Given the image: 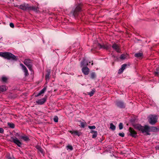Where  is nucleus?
Listing matches in <instances>:
<instances>
[{
  "mask_svg": "<svg viewBox=\"0 0 159 159\" xmlns=\"http://www.w3.org/2000/svg\"><path fill=\"white\" fill-rule=\"evenodd\" d=\"M2 81L4 82H6L7 80V78L5 76H2Z\"/></svg>",
  "mask_w": 159,
  "mask_h": 159,
  "instance_id": "nucleus-29",
  "label": "nucleus"
},
{
  "mask_svg": "<svg viewBox=\"0 0 159 159\" xmlns=\"http://www.w3.org/2000/svg\"><path fill=\"white\" fill-rule=\"evenodd\" d=\"M110 125V128L111 129L113 130H114L115 129L116 127L112 123H111Z\"/></svg>",
  "mask_w": 159,
  "mask_h": 159,
  "instance_id": "nucleus-24",
  "label": "nucleus"
},
{
  "mask_svg": "<svg viewBox=\"0 0 159 159\" xmlns=\"http://www.w3.org/2000/svg\"><path fill=\"white\" fill-rule=\"evenodd\" d=\"M58 118L57 116H55L53 118L54 121L55 122H57L58 121Z\"/></svg>",
  "mask_w": 159,
  "mask_h": 159,
  "instance_id": "nucleus-30",
  "label": "nucleus"
},
{
  "mask_svg": "<svg viewBox=\"0 0 159 159\" xmlns=\"http://www.w3.org/2000/svg\"><path fill=\"white\" fill-rule=\"evenodd\" d=\"M116 106L120 108H125V104L123 102L120 101H117L116 102Z\"/></svg>",
  "mask_w": 159,
  "mask_h": 159,
  "instance_id": "nucleus-9",
  "label": "nucleus"
},
{
  "mask_svg": "<svg viewBox=\"0 0 159 159\" xmlns=\"http://www.w3.org/2000/svg\"><path fill=\"white\" fill-rule=\"evenodd\" d=\"M98 135V133L97 132H96L94 134L92 135V138H95L97 136V135Z\"/></svg>",
  "mask_w": 159,
  "mask_h": 159,
  "instance_id": "nucleus-35",
  "label": "nucleus"
},
{
  "mask_svg": "<svg viewBox=\"0 0 159 159\" xmlns=\"http://www.w3.org/2000/svg\"><path fill=\"white\" fill-rule=\"evenodd\" d=\"M134 128L141 131L142 133H145L147 135H149V132L151 131L156 132L157 131L158 129L156 127H150L149 126L146 125L142 126L139 124H136L134 125Z\"/></svg>",
  "mask_w": 159,
  "mask_h": 159,
  "instance_id": "nucleus-1",
  "label": "nucleus"
},
{
  "mask_svg": "<svg viewBox=\"0 0 159 159\" xmlns=\"http://www.w3.org/2000/svg\"><path fill=\"white\" fill-rule=\"evenodd\" d=\"M112 48L118 52H120V50L119 46L116 43H114L112 46Z\"/></svg>",
  "mask_w": 159,
  "mask_h": 159,
  "instance_id": "nucleus-14",
  "label": "nucleus"
},
{
  "mask_svg": "<svg viewBox=\"0 0 159 159\" xmlns=\"http://www.w3.org/2000/svg\"><path fill=\"white\" fill-rule=\"evenodd\" d=\"M95 92V89H92V90L90 92L88 93V94L90 96V97L92 96L94 94Z\"/></svg>",
  "mask_w": 159,
  "mask_h": 159,
  "instance_id": "nucleus-23",
  "label": "nucleus"
},
{
  "mask_svg": "<svg viewBox=\"0 0 159 159\" xmlns=\"http://www.w3.org/2000/svg\"><path fill=\"white\" fill-rule=\"evenodd\" d=\"M46 89L47 87H45L39 92L37 94V95H35V97H38L41 95L42 94L44 93L46 91Z\"/></svg>",
  "mask_w": 159,
  "mask_h": 159,
  "instance_id": "nucleus-16",
  "label": "nucleus"
},
{
  "mask_svg": "<svg viewBox=\"0 0 159 159\" xmlns=\"http://www.w3.org/2000/svg\"><path fill=\"white\" fill-rule=\"evenodd\" d=\"M82 72L85 75H88L89 72V69L87 67H83L82 69Z\"/></svg>",
  "mask_w": 159,
  "mask_h": 159,
  "instance_id": "nucleus-11",
  "label": "nucleus"
},
{
  "mask_svg": "<svg viewBox=\"0 0 159 159\" xmlns=\"http://www.w3.org/2000/svg\"><path fill=\"white\" fill-rule=\"evenodd\" d=\"M29 4L24 3L20 6H18L17 7L24 11H28Z\"/></svg>",
  "mask_w": 159,
  "mask_h": 159,
  "instance_id": "nucleus-7",
  "label": "nucleus"
},
{
  "mask_svg": "<svg viewBox=\"0 0 159 159\" xmlns=\"http://www.w3.org/2000/svg\"><path fill=\"white\" fill-rule=\"evenodd\" d=\"M159 72H154V74L155 75L158 76L159 74Z\"/></svg>",
  "mask_w": 159,
  "mask_h": 159,
  "instance_id": "nucleus-40",
  "label": "nucleus"
},
{
  "mask_svg": "<svg viewBox=\"0 0 159 159\" xmlns=\"http://www.w3.org/2000/svg\"><path fill=\"white\" fill-rule=\"evenodd\" d=\"M8 125L9 126V127L11 128H14L15 127V125L13 123H8Z\"/></svg>",
  "mask_w": 159,
  "mask_h": 159,
  "instance_id": "nucleus-26",
  "label": "nucleus"
},
{
  "mask_svg": "<svg viewBox=\"0 0 159 159\" xmlns=\"http://www.w3.org/2000/svg\"><path fill=\"white\" fill-rule=\"evenodd\" d=\"M126 57L125 55L124 54H122L121 55L120 58V59L123 60L125 59Z\"/></svg>",
  "mask_w": 159,
  "mask_h": 159,
  "instance_id": "nucleus-32",
  "label": "nucleus"
},
{
  "mask_svg": "<svg viewBox=\"0 0 159 159\" xmlns=\"http://www.w3.org/2000/svg\"><path fill=\"white\" fill-rule=\"evenodd\" d=\"M101 47L106 49H108V47L107 45H102L101 46Z\"/></svg>",
  "mask_w": 159,
  "mask_h": 159,
  "instance_id": "nucleus-36",
  "label": "nucleus"
},
{
  "mask_svg": "<svg viewBox=\"0 0 159 159\" xmlns=\"http://www.w3.org/2000/svg\"><path fill=\"white\" fill-rule=\"evenodd\" d=\"M10 26L12 28H14V24L12 23H11L10 24Z\"/></svg>",
  "mask_w": 159,
  "mask_h": 159,
  "instance_id": "nucleus-38",
  "label": "nucleus"
},
{
  "mask_svg": "<svg viewBox=\"0 0 159 159\" xmlns=\"http://www.w3.org/2000/svg\"><path fill=\"white\" fill-rule=\"evenodd\" d=\"M24 64L27 66L29 69L30 70H32L31 61L29 59H26L24 61Z\"/></svg>",
  "mask_w": 159,
  "mask_h": 159,
  "instance_id": "nucleus-6",
  "label": "nucleus"
},
{
  "mask_svg": "<svg viewBox=\"0 0 159 159\" xmlns=\"http://www.w3.org/2000/svg\"><path fill=\"white\" fill-rule=\"evenodd\" d=\"M20 65L22 67V70L25 73V76H28L29 75V74L26 67L22 63L20 64Z\"/></svg>",
  "mask_w": 159,
  "mask_h": 159,
  "instance_id": "nucleus-10",
  "label": "nucleus"
},
{
  "mask_svg": "<svg viewBox=\"0 0 159 159\" xmlns=\"http://www.w3.org/2000/svg\"><path fill=\"white\" fill-rule=\"evenodd\" d=\"M119 128L120 129H121L123 128V124L121 123H120L119 125Z\"/></svg>",
  "mask_w": 159,
  "mask_h": 159,
  "instance_id": "nucleus-33",
  "label": "nucleus"
},
{
  "mask_svg": "<svg viewBox=\"0 0 159 159\" xmlns=\"http://www.w3.org/2000/svg\"><path fill=\"white\" fill-rule=\"evenodd\" d=\"M69 132L73 135H77L80 136L81 134V133L77 131H70Z\"/></svg>",
  "mask_w": 159,
  "mask_h": 159,
  "instance_id": "nucleus-17",
  "label": "nucleus"
},
{
  "mask_svg": "<svg viewBox=\"0 0 159 159\" xmlns=\"http://www.w3.org/2000/svg\"><path fill=\"white\" fill-rule=\"evenodd\" d=\"M10 141L14 142L19 147H20L22 145V143L16 137H11Z\"/></svg>",
  "mask_w": 159,
  "mask_h": 159,
  "instance_id": "nucleus-4",
  "label": "nucleus"
},
{
  "mask_svg": "<svg viewBox=\"0 0 159 159\" xmlns=\"http://www.w3.org/2000/svg\"><path fill=\"white\" fill-rule=\"evenodd\" d=\"M134 56L137 58L142 57L143 56V54L142 52H139L136 53L134 54Z\"/></svg>",
  "mask_w": 159,
  "mask_h": 159,
  "instance_id": "nucleus-19",
  "label": "nucleus"
},
{
  "mask_svg": "<svg viewBox=\"0 0 159 159\" xmlns=\"http://www.w3.org/2000/svg\"><path fill=\"white\" fill-rule=\"evenodd\" d=\"M149 123L152 125L155 124L157 120V117L155 115H150L148 117Z\"/></svg>",
  "mask_w": 159,
  "mask_h": 159,
  "instance_id": "nucleus-3",
  "label": "nucleus"
},
{
  "mask_svg": "<svg viewBox=\"0 0 159 159\" xmlns=\"http://www.w3.org/2000/svg\"><path fill=\"white\" fill-rule=\"evenodd\" d=\"M155 148L157 150H159V145L156 146Z\"/></svg>",
  "mask_w": 159,
  "mask_h": 159,
  "instance_id": "nucleus-43",
  "label": "nucleus"
},
{
  "mask_svg": "<svg viewBox=\"0 0 159 159\" xmlns=\"http://www.w3.org/2000/svg\"><path fill=\"white\" fill-rule=\"evenodd\" d=\"M16 136H17V137L20 136V135L19 134H18V133H16Z\"/></svg>",
  "mask_w": 159,
  "mask_h": 159,
  "instance_id": "nucleus-44",
  "label": "nucleus"
},
{
  "mask_svg": "<svg viewBox=\"0 0 159 159\" xmlns=\"http://www.w3.org/2000/svg\"><path fill=\"white\" fill-rule=\"evenodd\" d=\"M96 132H97L96 131H94V130H91L90 131V133L92 134H94Z\"/></svg>",
  "mask_w": 159,
  "mask_h": 159,
  "instance_id": "nucleus-41",
  "label": "nucleus"
},
{
  "mask_svg": "<svg viewBox=\"0 0 159 159\" xmlns=\"http://www.w3.org/2000/svg\"><path fill=\"white\" fill-rule=\"evenodd\" d=\"M50 74V72L49 70H48L47 71V73L45 75V78L46 80L47 81L49 79V77Z\"/></svg>",
  "mask_w": 159,
  "mask_h": 159,
  "instance_id": "nucleus-20",
  "label": "nucleus"
},
{
  "mask_svg": "<svg viewBox=\"0 0 159 159\" xmlns=\"http://www.w3.org/2000/svg\"><path fill=\"white\" fill-rule=\"evenodd\" d=\"M38 150L41 153H43V149L42 148L39 146H38L36 147Z\"/></svg>",
  "mask_w": 159,
  "mask_h": 159,
  "instance_id": "nucleus-27",
  "label": "nucleus"
},
{
  "mask_svg": "<svg viewBox=\"0 0 159 159\" xmlns=\"http://www.w3.org/2000/svg\"><path fill=\"white\" fill-rule=\"evenodd\" d=\"M46 100V98H44L36 101V103L39 105H42L45 102Z\"/></svg>",
  "mask_w": 159,
  "mask_h": 159,
  "instance_id": "nucleus-13",
  "label": "nucleus"
},
{
  "mask_svg": "<svg viewBox=\"0 0 159 159\" xmlns=\"http://www.w3.org/2000/svg\"><path fill=\"white\" fill-rule=\"evenodd\" d=\"M67 150L70 149V150H72L73 149V147L71 145H68L66 146Z\"/></svg>",
  "mask_w": 159,
  "mask_h": 159,
  "instance_id": "nucleus-28",
  "label": "nucleus"
},
{
  "mask_svg": "<svg viewBox=\"0 0 159 159\" xmlns=\"http://www.w3.org/2000/svg\"><path fill=\"white\" fill-rule=\"evenodd\" d=\"M127 66V65L126 64H124L122 65L120 69L118 71V73L120 74L122 73L123 70L125 69Z\"/></svg>",
  "mask_w": 159,
  "mask_h": 159,
  "instance_id": "nucleus-15",
  "label": "nucleus"
},
{
  "mask_svg": "<svg viewBox=\"0 0 159 159\" xmlns=\"http://www.w3.org/2000/svg\"><path fill=\"white\" fill-rule=\"evenodd\" d=\"M3 132H4L3 129L1 128H0V133H3Z\"/></svg>",
  "mask_w": 159,
  "mask_h": 159,
  "instance_id": "nucleus-39",
  "label": "nucleus"
},
{
  "mask_svg": "<svg viewBox=\"0 0 159 159\" xmlns=\"http://www.w3.org/2000/svg\"><path fill=\"white\" fill-rule=\"evenodd\" d=\"M88 65V63L85 59H83L81 63V66H85L86 67Z\"/></svg>",
  "mask_w": 159,
  "mask_h": 159,
  "instance_id": "nucleus-18",
  "label": "nucleus"
},
{
  "mask_svg": "<svg viewBox=\"0 0 159 159\" xmlns=\"http://www.w3.org/2000/svg\"><path fill=\"white\" fill-rule=\"evenodd\" d=\"M32 10L36 12L39 11V8L34 6H31L29 5L28 11Z\"/></svg>",
  "mask_w": 159,
  "mask_h": 159,
  "instance_id": "nucleus-12",
  "label": "nucleus"
},
{
  "mask_svg": "<svg viewBox=\"0 0 159 159\" xmlns=\"http://www.w3.org/2000/svg\"><path fill=\"white\" fill-rule=\"evenodd\" d=\"M20 138L23 139L25 141H27L29 140V139L28 137L26 136H20Z\"/></svg>",
  "mask_w": 159,
  "mask_h": 159,
  "instance_id": "nucleus-21",
  "label": "nucleus"
},
{
  "mask_svg": "<svg viewBox=\"0 0 159 159\" xmlns=\"http://www.w3.org/2000/svg\"><path fill=\"white\" fill-rule=\"evenodd\" d=\"M96 74L94 72H92L90 74V77L92 79H93L96 77Z\"/></svg>",
  "mask_w": 159,
  "mask_h": 159,
  "instance_id": "nucleus-25",
  "label": "nucleus"
},
{
  "mask_svg": "<svg viewBox=\"0 0 159 159\" xmlns=\"http://www.w3.org/2000/svg\"><path fill=\"white\" fill-rule=\"evenodd\" d=\"M86 123L84 122H81L80 123V125L81 127L83 128H84L85 127V125Z\"/></svg>",
  "mask_w": 159,
  "mask_h": 159,
  "instance_id": "nucleus-31",
  "label": "nucleus"
},
{
  "mask_svg": "<svg viewBox=\"0 0 159 159\" xmlns=\"http://www.w3.org/2000/svg\"><path fill=\"white\" fill-rule=\"evenodd\" d=\"M88 128L90 129H94L96 128V127L94 125L91 126H89Z\"/></svg>",
  "mask_w": 159,
  "mask_h": 159,
  "instance_id": "nucleus-34",
  "label": "nucleus"
},
{
  "mask_svg": "<svg viewBox=\"0 0 159 159\" xmlns=\"http://www.w3.org/2000/svg\"><path fill=\"white\" fill-rule=\"evenodd\" d=\"M129 132L130 133V135L131 136L134 138H136L137 136V132L133 129L129 127Z\"/></svg>",
  "mask_w": 159,
  "mask_h": 159,
  "instance_id": "nucleus-8",
  "label": "nucleus"
},
{
  "mask_svg": "<svg viewBox=\"0 0 159 159\" xmlns=\"http://www.w3.org/2000/svg\"><path fill=\"white\" fill-rule=\"evenodd\" d=\"M0 56L8 60L11 59L15 61H16L18 59L17 57L9 52H0Z\"/></svg>",
  "mask_w": 159,
  "mask_h": 159,
  "instance_id": "nucleus-2",
  "label": "nucleus"
},
{
  "mask_svg": "<svg viewBox=\"0 0 159 159\" xmlns=\"http://www.w3.org/2000/svg\"><path fill=\"white\" fill-rule=\"evenodd\" d=\"M81 7L80 5H78L75 8V10L72 11L73 15L76 16L78 15L79 13L81 11Z\"/></svg>",
  "mask_w": 159,
  "mask_h": 159,
  "instance_id": "nucleus-5",
  "label": "nucleus"
},
{
  "mask_svg": "<svg viewBox=\"0 0 159 159\" xmlns=\"http://www.w3.org/2000/svg\"><path fill=\"white\" fill-rule=\"evenodd\" d=\"M92 65H93V63H92L91 64Z\"/></svg>",
  "mask_w": 159,
  "mask_h": 159,
  "instance_id": "nucleus-45",
  "label": "nucleus"
},
{
  "mask_svg": "<svg viewBox=\"0 0 159 159\" xmlns=\"http://www.w3.org/2000/svg\"><path fill=\"white\" fill-rule=\"evenodd\" d=\"M7 89V88L5 86H0V91L3 92L6 91Z\"/></svg>",
  "mask_w": 159,
  "mask_h": 159,
  "instance_id": "nucleus-22",
  "label": "nucleus"
},
{
  "mask_svg": "<svg viewBox=\"0 0 159 159\" xmlns=\"http://www.w3.org/2000/svg\"><path fill=\"white\" fill-rule=\"evenodd\" d=\"M119 135L122 137H124L125 135V134L124 133H119Z\"/></svg>",
  "mask_w": 159,
  "mask_h": 159,
  "instance_id": "nucleus-37",
  "label": "nucleus"
},
{
  "mask_svg": "<svg viewBox=\"0 0 159 159\" xmlns=\"http://www.w3.org/2000/svg\"><path fill=\"white\" fill-rule=\"evenodd\" d=\"M7 159H11V158L8 155H7Z\"/></svg>",
  "mask_w": 159,
  "mask_h": 159,
  "instance_id": "nucleus-42",
  "label": "nucleus"
}]
</instances>
